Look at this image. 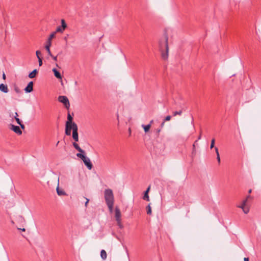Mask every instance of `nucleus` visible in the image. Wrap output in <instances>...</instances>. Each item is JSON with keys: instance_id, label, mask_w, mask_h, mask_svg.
Listing matches in <instances>:
<instances>
[{"instance_id": "obj_1", "label": "nucleus", "mask_w": 261, "mask_h": 261, "mask_svg": "<svg viewBox=\"0 0 261 261\" xmlns=\"http://www.w3.org/2000/svg\"><path fill=\"white\" fill-rule=\"evenodd\" d=\"M173 30L170 28L165 29L163 35L158 40V46L161 53L162 58L166 60L168 58L169 46L168 37L172 36Z\"/></svg>"}, {"instance_id": "obj_2", "label": "nucleus", "mask_w": 261, "mask_h": 261, "mask_svg": "<svg viewBox=\"0 0 261 261\" xmlns=\"http://www.w3.org/2000/svg\"><path fill=\"white\" fill-rule=\"evenodd\" d=\"M84 154V153H78L76 154V156L82 160L85 165L88 169L91 170L93 166L92 164L91 163L90 159Z\"/></svg>"}, {"instance_id": "obj_3", "label": "nucleus", "mask_w": 261, "mask_h": 261, "mask_svg": "<svg viewBox=\"0 0 261 261\" xmlns=\"http://www.w3.org/2000/svg\"><path fill=\"white\" fill-rule=\"evenodd\" d=\"M104 194L106 203H114V195L112 190L106 189Z\"/></svg>"}, {"instance_id": "obj_4", "label": "nucleus", "mask_w": 261, "mask_h": 261, "mask_svg": "<svg viewBox=\"0 0 261 261\" xmlns=\"http://www.w3.org/2000/svg\"><path fill=\"white\" fill-rule=\"evenodd\" d=\"M58 100L64 104L65 107L68 109L70 107V103L68 98L65 96H59Z\"/></svg>"}, {"instance_id": "obj_5", "label": "nucleus", "mask_w": 261, "mask_h": 261, "mask_svg": "<svg viewBox=\"0 0 261 261\" xmlns=\"http://www.w3.org/2000/svg\"><path fill=\"white\" fill-rule=\"evenodd\" d=\"M74 127L75 128L77 127V125L75 122L70 123L68 122H66V125H65L66 128H67L68 129L70 130H72V131H73Z\"/></svg>"}, {"instance_id": "obj_6", "label": "nucleus", "mask_w": 261, "mask_h": 261, "mask_svg": "<svg viewBox=\"0 0 261 261\" xmlns=\"http://www.w3.org/2000/svg\"><path fill=\"white\" fill-rule=\"evenodd\" d=\"M33 90V82H30L27 87L24 88V91L26 93H30Z\"/></svg>"}, {"instance_id": "obj_7", "label": "nucleus", "mask_w": 261, "mask_h": 261, "mask_svg": "<svg viewBox=\"0 0 261 261\" xmlns=\"http://www.w3.org/2000/svg\"><path fill=\"white\" fill-rule=\"evenodd\" d=\"M78 127H74L73 131H72V138L75 141V142L79 141V135H78Z\"/></svg>"}, {"instance_id": "obj_8", "label": "nucleus", "mask_w": 261, "mask_h": 261, "mask_svg": "<svg viewBox=\"0 0 261 261\" xmlns=\"http://www.w3.org/2000/svg\"><path fill=\"white\" fill-rule=\"evenodd\" d=\"M11 129L13 130L15 133L18 135H21L22 134V131L21 130L19 126H16L13 124H11Z\"/></svg>"}, {"instance_id": "obj_9", "label": "nucleus", "mask_w": 261, "mask_h": 261, "mask_svg": "<svg viewBox=\"0 0 261 261\" xmlns=\"http://www.w3.org/2000/svg\"><path fill=\"white\" fill-rule=\"evenodd\" d=\"M115 217L116 220H120L121 215L120 211L118 207H116L115 208Z\"/></svg>"}, {"instance_id": "obj_10", "label": "nucleus", "mask_w": 261, "mask_h": 261, "mask_svg": "<svg viewBox=\"0 0 261 261\" xmlns=\"http://www.w3.org/2000/svg\"><path fill=\"white\" fill-rule=\"evenodd\" d=\"M0 91L5 93H8L9 90L7 85L4 84H0Z\"/></svg>"}, {"instance_id": "obj_11", "label": "nucleus", "mask_w": 261, "mask_h": 261, "mask_svg": "<svg viewBox=\"0 0 261 261\" xmlns=\"http://www.w3.org/2000/svg\"><path fill=\"white\" fill-rule=\"evenodd\" d=\"M59 177H58V186L56 188L57 194L58 195H60V196L66 195V193L64 191L60 190L59 187Z\"/></svg>"}, {"instance_id": "obj_12", "label": "nucleus", "mask_w": 261, "mask_h": 261, "mask_svg": "<svg viewBox=\"0 0 261 261\" xmlns=\"http://www.w3.org/2000/svg\"><path fill=\"white\" fill-rule=\"evenodd\" d=\"M73 146L80 153H85V151L79 146L76 142L73 143Z\"/></svg>"}, {"instance_id": "obj_13", "label": "nucleus", "mask_w": 261, "mask_h": 261, "mask_svg": "<svg viewBox=\"0 0 261 261\" xmlns=\"http://www.w3.org/2000/svg\"><path fill=\"white\" fill-rule=\"evenodd\" d=\"M51 43L50 42H47V43L45 46V49L46 50V51H47L48 55L50 57H53V55L51 54V51L50 50V47L51 46Z\"/></svg>"}, {"instance_id": "obj_14", "label": "nucleus", "mask_w": 261, "mask_h": 261, "mask_svg": "<svg viewBox=\"0 0 261 261\" xmlns=\"http://www.w3.org/2000/svg\"><path fill=\"white\" fill-rule=\"evenodd\" d=\"M53 72L54 73L55 76L57 79H62L61 74H60V73L56 68H53Z\"/></svg>"}, {"instance_id": "obj_15", "label": "nucleus", "mask_w": 261, "mask_h": 261, "mask_svg": "<svg viewBox=\"0 0 261 261\" xmlns=\"http://www.w3.org/2000/svg\"><path fill=\"white\" fill-rule=\"evenodd\" d=\"M37 70L34 69L33 70L30 74H29V77L31 79H33L36 76V73H37Z\"/></svg>"}, {"instance_id": "obj_16", "label": "nucleus", "mask_w": 261, "mask_h": 261, "mask_svg": "<svg viewBox=\"0 0 261 261\" xmlns=\"http://www.w3.org/2000/svg\"><path fill=\"white\" fill-rule=\"evenodd\" d=\"M100 256L101 258L103 260H105L107 258V252L105 250H102L100 252Z\"/></svg>"}, {"instance_id": "obj_17", "label": "nucleus", "mask_w": 261, "mask_h": 261, "mask_svg": "<svg viewBox=\"0 0 261 261\" xmlns=\"http://www.w3.org/2000/svg\"><path fill=\"white\" fill-rule=\"evenodd\" d=\"M141 126L143 128L144 132L145 133H147L150 128V124H147V125L142 124L141 125Z\"/></svg>"}, {"instance_id": "obj_18", "label": "nucleus", "mask_w": 261, "mask_h": 261, "mask_svg": "<svg viewBox=\"0 0 261 261\" xmlns=\"http://www.w3.org/2000/svg\"><path fill=\"white\" fill-rule=\"evenodd\" d=\"M143 199L147 201H149L150 200L148 193H147V192H144Z\"/></svg>"}, {"instance_id": "obj_19", "label": "nucleus", "mask_w": 261, "mask_h": 261, "mask_svg": "<svg viewBox=\"0 0 261 261\" xmlns=\"http://www.w3.org/2000/svg\"><path fill=\"white\" fill-rule=\"evenodd\" d=\"M197 140L195 141V142L194 143L193 145V150H192V154H195L196 153V145L197 144Z\"/></svg>"}, {"instance_id": "obj_20", "label": "nucleus", "mask_w": 261, "mask_h": 261, "mask_svg": "<svg viewBox=\"0 0 261 261\" xmlns=\"http://www.w3.org/2000/svg\"><path fill=\"white\" fill-rule=\"evenodd\" d=\"M146 209H147V214L148 215H151V206H150V203L148 204V205L146 207Z\"/></svg>"}, {"instance_id": "obj_21", "label": "nucleus", "mask_w": 261, "mask_h": 261, "mask_svg": "<svg viewBox=\"0 0 261 261\" xmlns=\"http://www.w3.org/2000/svg\"><path fill=\"white\" fill-rule=\"evenodd\" d=\"M108 207L110 212H112L113 210L114 203H107Z\"/></svg>"}, {"instance_id": "obj_22", "label": "nucleus", "mask_w": 261, "mask_h": 261, "mask_svg": "<svg viewBox=\"0 0 261 261\" xmlns=\"http://www.w3.org/2000/svg\"><path fill=\"white\" fill-rule=\"evenodd\" d=\"M247 205V199H245L243 201L242 204L241 205L238 206L239 207L243 209Z\"/></svg>"}, {"instance_id": "obj_23", "label": "nucleus", "mask_w": 261, "mask_h": 261, "mask_svg": "<svg viewBox=\"0 0 261 261\" xmlns=\"http://www.w3.org/2000/svg\"><path fill=\"white\" fill-rule=\"evenodd\" d=\"M72 119H73L72 117L69 113L67 116V121L66 122H68L69 123H73L74 122H72Z\"/></svg>"}, {"instance_id": "obj_24", "label": "nucleus", "mask_w": 261, "mask_h": 261, "mask_svg": "<svg viewBox=\"0 0 261 261\" xmlns=\"http://www.w3.org/2000/svg\"><path fill=\"white\" fill-rule=\"evenodd\" d=\"M14 90L16 92V93H20L21 92V90L16 85H15L14 86Z\"/></svg>"}, {"instance_id": "obj_25", "label": "nucleus", "mask_w": 261, "mask_h": 261, "mask_svg": "<svg viewBox=\"0 0 261 261\" xmlns=\"http://www.w3.org/2000/svg\"><path fill=\"white\" fill-rule=\"evenodd\" d=\"M242 210L243 211L244 213L245 214H247L248 213L249 211V207L246 205V206H245L243 209Z\"/></svg>"}, {"instance_id": "obj_26", "label": "nucleus", "mask_w": 261, "mask_h": 261, "mask_svg": "<svg viewBox=\"0 0 261 261\" xmlns=\"http://www.w3.org/2000/svg\"><path fill=\"white\" fill-rule=\"evenodd\" d=\"M190 117H191L190 128H192V129H194V124H193V117H192L191 115H190Z\"/></svg>"}, {"instance_id": "obj_27", "label": "nucleus", "mask_w": 261, "mask_h": 261, "mask_svg": "<svg viewBox=\"0 0 261 261\" xmlns=\"http://www.w3.org/2000/svg\"><path fill=\"white\" fill-rule=\"evenodd\" d=\"M61 22H62V25H61L62 28H63L64 29H65L67 27L65 21L64 19H62Z\"/></svg>"}, {"instance_id": "obj_28", "label": "nucleus", "mask_w": 261, "mask_h": 261, "mask_svg": "<svg viewBox=\"0 0 261 261\" xmlns=\"http://www.w3.org/2000/svg\"><path fill=\"white\" fill-rule=\"evenodd\" d=\"M64 30L61 26H59L56 29V32H62Z\"/></svg>"}, {"instance_id": "obj_29", "label": "nucleus", "mask_w": 261, "mask_h": 261, "mask_svg": "<svg viewBox=\"0 0 261 261\" xmlns=\"http://www.w3.org/2000/svg\"><path fill=\"white\" fill-rule=\"evenodd\" d=\"M118 225L120 228H122L123 227V225L121 223V220H116Z\"/></svg>"}, {"instance_id": "obj_30", "label": "nucleus", "mask_w": 261, "mask_h": 261, "mask_svg": "<svg viewBox=\"0 0 261 261\" xmlns=\"http://www.w3.org/2000/svg\"><path fill=\"white\" fill-rule=\"evenodd\" d=\"M55 36V33H52L51 34H50V35L49 36V37L48 38V40H47V42H51V40L52 39V38H53Z\"/></svg>"}, {"instance_id": "obj_31", "label": "nucleus", "mask_w": 261, "mask_h": 261, "mask_svg": "<svg viewBox=\"0 0 261 261\" xmlns=\"http://www.w3.org/2000/svg\"><path fill=\"white\" fill-rule=\"evenodd\" d=\"M215 139H213L211 141V146H210V148L212 149L214 147V145H215Z\"/></svg>"}, {"instance_id": "obj_32", "label": "nucleus", "mask_w": 261, "mask_h": 261, "mask_svg": "<svg viewBox=\"0 0 261 261\" xmlns=\"http://www.w3.org/2000/svg\"><path fill=\"white\" fill-rule=\"evenodd\" d=\"M71 130L68 129L67 128H65V134L67 136H70L71 135Z\"/></svg>"}, {"instance_id": "obj_33", "label": "nucleus", "mask_w": 261, "mask_h": 261, "mask_svg": "<svg viewBox=\"0 0 261 261\" xmlns=\"http://www.w3.org/2000/svg\"><path fill=\"white\" fill-rule=\"evenodd\" d=\"M36 55L37 58H40V55H41V51L40 50H37L36 51Z\"/></svg>"}, {"instance_id": "obj_34", "label": "nucleus", "mask_w": 261, "mask_h": 261, "mask_svg": "<svg viewBox=\"0 0 261 261\" xmlns=\"http://www.w3.org/2000/svg\"><path fill=\"white\" fill-rule=\"evenodd\" d=\"M38 62H39V66H42V59L41 58H38Z\"/></svg>"}, {"instance_id": "obj_35", "label": "nucleus", "mask_w": 261, "mask_h": 261, "mask_svg": "<svg viewBox=\"0 0 261 261\" xmlns=\"http://www.w3.org/2000/svg\"><path fill=\"white\" fill-rule=\"evenodd\" d=\"M171 116H166V117H165V119H164V121H165H165H169V120H170L171 119Z\"/></svg>"}, {"instance_id": "obj_36", "label": "nucleus", "mask_w": 261, "mask_h": 261, "mask_svg": "<svg viewBox=\"0 0 261 261\" xmlns=\"http://www.w3.org/2000/svg\"><path fill=\"white\" fill-rule=\"evenodd\" d=\"M15 119L16 120L17 123L18 124H20V123H21V121L20 120V119L18 117H15Z\"/></svg>"}, {"instance_id": "obj_37", "label": "nucleus", "mask_w": 261, "mask_h": 261, "mask_svg": "<svg viewBox=\"0 0 261 261\" xmlns=\"http://www.w3.org/2000/svg\"><path fill=\"white\" fill-rule=\"evenodd\" d=\"M215 150L217 156H218V155H220L219 153V151H218V148L217 147H215Z\"/></svg>"}, {"instance_id": "obj_38", "label": "nucleus", "mask_w": 261, "mask_h": 261, "mask_svg": "<svg viewBox=\"0 0 261 261\" xmlns=\"http://www.w3.org/2000/svg\"><path fill=\"white\" fill-rule=\"evenodd\" d=\"M217 160L218 162V164H220V162H221L220 155H218V156H217Z\"/></svg>"}, {"instance_id": "obj_39", "label": "nucleus", "mask_w": 261, "mask_h": 261, "mask_svg": "<svg viewBox=\"0 0 261 261\" xmlns=\"http://www.w3.org/2000/svg\"><path fill=\"white\" fill-rule=\"evenodd\" d=\"M85 199H86V202L85 203V205L86 207H87V204H88V202L89 201V200L88 198H85Z\"/></svg>"}, {"instance_id": "obj_40", "label": "nucleus", "mask_w": 261, "mask_h": 261, "mask_svg": "<svg viewBox=\"0 0 261 261\" xmlns=\"http://www.w3.org/2000/svg\"><path fill=\"white\" fill-rule=\"evenodd\" d=\"M51 57L53 59V60H54V61H57V56H54L53 55V57Z\"/></svg>"}, {"instance_id": "obj_41", "label": "nucleus", "mask_w": 261, "mask_h": 261, "mask_svg": "<svg viewBox=\"0 0 261 261\" xmlns=\"http://www.w3.org/2000/svg\"><path fill=\"white\" fill-rule=\"evenodd\" d=\"M178 114H179V112H178V111H175L173 113L174 116H176V115H178Z\"/></svg>"}, {"instance_id": "obj_42", "label": "nucleus", "mask_w": 261, "mask_h": 261, "mask_svg": "<svg viewBox=\"0 0 261 261\" xmlns=\"http://www.w3.org/2000/svg\"><path fill=\"white\" fill-rule=\"evenodd\" d=\"M150 186H149L147 189H146V190L145 191V192H147V193H149V191H150Z\"/></svg>"}, {"instance_id": "obj_43", "label": "nucleus", "mask_w": 261, "mask_h": 261, "mask_svg": "<svg viewBox=\"0 0 261 261\" xmlns=\"http://www.w3.org/2000/svg\"><path fill=\"white\" fill-rule=\"evenodd\" d=\"M19 125H20V127H21L22 129H24V127H24V125L23 124H22V123H20V124H19Z\"/></svg>"}, {"instance_id": "obj_44", "label": "nucleus", "mask_w": 261, "mask_h": 261, "mask_svg": "<svg viewBox=\"0 0 261 261\" xmlns=\"http://www.w3.org/2000/svg\"><path fill=\"white\" fill-rule=\"evenodd\" d=\"M249 198H252V197H251V196H250V195H248V196L246 197V199H247V201H248V199H249Z\"/></svg>"}, {"instance_id": "obj_45", "label": "nucleus", "mask_w": 261, "mask_h": 261, "mask_svg": "<svg viewBox=\"0 0 261 261\" xmlns=\"http://www.w3.org/2000/svg\"><path fill=\"white\" fill-rule=\"evenodd\" d=\"M3 79L4 80H5V79H6V75H5V73H4V72H3Z\"/></svg>"}, {"instance_id": "obj_46", "label": "nucleus", "mask_w": 261, "mask_h": 261, "mask_svg": "<svg viewBox=\"0 0 261 261\" xmlns=\"http://www.w3.org/2000/svg\"><path fill=\"white\" fill-rule=\"evenodd\" d=\"M201 132H200V135L198 136V140H200L201 139Z\"/></svg>"}, {"instance_id": "obj_47", "label": "nucleus", "mask_w": 261, "mask_h": 261, "mask_svg": "<svg viewBox=\"0 0 261 261\" xmlns=\"http://www.w3.org/2000/svg\"><path fill=\"white\" fill-rule=\"evenodd\" d=\"M164 124H165V121H163V122L161 123V127L162 128L164 126Z\"/></svg>"}, {"instance_id": "obj_48", "label": "nucleus", "mask_w": 261, "mask_h": 261, "mask_svg": "<svg viewBox=\"0 0 261 261\" xmlns=\"http://www.w3.org/2000/svg\"><path fill=\"white\" fill-rule=\"evenodd\" d=\"M244 261H249V258L248 257H245L244 258Z\"/></svg>"}, {"instance_id": "obj_49", "label": "nucleus", "mask_w": 261, "mask_h": 261, "mask_svg": "<svg viewBox=\"0 0 261 261\" xmlns=\"http://www.w3.org/2000/svg\"><path fill=\"white\" fill-rule=\"evenodd\" d=\"M160 131H161V129H156V133H157L158 134H159V133H160Z\"/></svg>"}, {"instance_id": "obj_50", "label": "nucleus", "mask_w": 261, "mask_h": 261, "mask_svg": "<svg viewBox=\"0 0 261 261\" xmlns=\"http://www.w3.org/2000/svg\"><path fill=\"white\" fill-rule=\"evenodd\" d=\"M153 120H151L150 121V123L149 124H150V126L151 125L152 123H153Z\"/></svg>"}, {"instance_id": "obj_51", "label": "nucleus", "mask_w": 261, "mask_h": 261, "mask_svg": "<svg viewBox=\"0 0 261 261\" xmlns=\"http://www.w3.org/2000/svg\"><path fill=\"white\" fill-rule=\"evenodd\" d=\"M18 113H17V112H15V117H18Z\"/></svg>"}, {"instance_id": "obj_52", "label": "nucleus", "mask_w": 261, "mask_h": 261, "mask_svg": "<svg viewBox=\"0 0 261 261\" xmlns=\"http://www.w3.org/2000/svg\"><path fill=\"white\" fill-rule=\"evenodd\" d=\"M251 192H252V190H251V189H250V190H249V191H248V193H249V194H250V193H251Z\"/></svg>"}, {"instance_id": "obj_53", "label": "nucleus", "mask_w": 261, "mask_h": 261, "mask_svg": "<svg viewBox=\"0 0 261 261\" xmlns=\"http://www.w3.org/2000/svg\"><path fill=\"white\" fill-rule=\"evenodd\" d=\"M21 230H22V231H25V228H22V229H20Z\"/></svg>"}, {"instance_id": "obj_54", "label": "nucleus", "mask_w": 261, "mask_h": 261, "mask_svg": "<svg viewBox=\"0 0 261 261\" xmlns=\"http://www.w3.org/2000/svg\"><path fill=\"white\" fill-rule=\"evenodd\" d=\"M56 66H57V67H58V64H56Z\"/></svg>"}, {"instance_id": "obj_55", "label": "nucleus", "mask_w": 261, "mask_h": 261, "mask_svg": "<svg viewBox=\"0 0 261 261\" xmlns=\"http://www.w3.org/2000/svg\"><path fill=\"white\" fill-rule=\"evenodd\" d=\"M59 143V141H58V142H57V145H58Z\"/></svg>"}, {"instance_id": "obj_56", "label": "nucleus", "mask_w": 261, "mask_h": 261, "mask_svg": "<svg viewBox=\"0 0 261 261\" xmlns=\"http://www.w3.org/2000/svg\"><path fill=\"white\" fill-rule=\"evenodd\" d=\"M20 217L21 219H23V218H22V216H20Z\"/></svg>"}, {"instance_id": "obj_57", "label": "nucleus", "mask_w": 261, "mask_h": 261, "mask_svg": "<svg viewBox=\"0 0 261 261\" xmlns=\"http://www.w3.org/2000/svg\"><path fill=\"white\" fill-rule=\"evenodd\" d=\"M128 132H130V129H129Z\"/></svg>"}, {"instance_id": "obj_58", "label": "nucleus", "mask_w": 261, "mask_h": 261, "mask_svg": "<svg viewBox=\"0 0 261 261\" xmlns=\"http://www.w3.org/2000/svg\"><path fill=\"white\" fill-rule=\"evenodd\" d=\"M128 132H130V129H129Z\"/></svg>"}]
</instances>
